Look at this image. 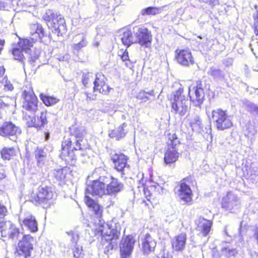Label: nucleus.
Masks as SVG:
<instances>
[{
  "label": "nucleus",
  "mask_w": 258,
  "mask_h": 258,
  "mask_svg": "<svg viewBox=\"0 0 258 258\" xmlns=\"http://www.w3.org/2000/svg\"><path fill=\"white\" fill-rule=\"evenodd\" d=\"M43 19L47 22L52 21L53 23V27L57 32L58 35H63L64 31V19L61 15L48 10L43 15Z\"/></svg>",
  "instance_id": "obj_10"
},
{
  "label": "nucleus",
  "mask_w": 258,
  "mask_h": 258,
  "mask_svg": "<svg viewBox=\"0 0 258 258\" xmlns=\"http://www.w3.org/2000/svg\"><path fill=\"white\" fill-rule=\"evenodd\" d=\"M105 77L101 73L96 74L95 80L94 82V91H98L100 93L106 94L109 92L111 88L105 83Z\"/></svg>",
  "instance_id": "obj_22"
},
{
  "label": "nucleus",
  "mask_w": 258,
  "mask_h": 258,
  "mask_svg": "<svg viewBox=\"0 0 258 258\" xmlns=\"http://www.w3.org/2000/svg\"><path fill=\"white\" fill-rule=\"evenodd\" d=\"M7 176L6 172L4 169L0 170V180L5 179Z\"/></svg>",
  "instance_id": "obj_53"
},
{
  "label": "nucleus",
  "mask_w": 258,
  "mask_h": 258,
  "mask_svg": "<svg viewBox=\"0 0 258 258\" xmlns=\"http://www.w3.org/2000/svg\"><path fill=\"white\" fill-rule=\"evenodd\" d=\"M254 33L257 36L258 35V28H254Z\"/></svg>",
  "instance_id": "obj_61"
},
{
  "label": "nucleus",
  "mask_w": 258,
  "mask_h": 258,
  "mask_svg": "<svg viewBox=\"0 0 258 258\" xmlns=\"http://www.w3.org/2000/svg\"><path fill=\"white\" fill-rule=\"evenodd\" d=\"M122 34H120V39L122 44L126 46L127 47L130 46L132 44L136 43L134 36L132 32L128 29H123L121 31Z\"/></svg>",
  "instance_id": "obj_28"
},
{
  "label": "nucleus",
  "mask_w": 258,
  "mask_h": 258,
  "mask_svg": "<svg viewBox=\"0 0 258 258\" xmlns=\"http://www.w3.org/2000/svg\"><path fill=\"white\" fill-rule=\"evenodd\" d=\"M168 137V148L164 154V161L166 165H171L176 162L179 158V153L177 146L180 144V141L175 134H169Z\"/></svg>",
  "instance_id": "obj_4"
},
{
  "label": "nucleus",
  "mask_w": 258,
  "mask_h": 258,
  "mask_svg": "<svg viewBox=\"0 0 258 258\" xmlns=\"http://www.w3.org/2000/svg\"><path fill=\"white\" fill-rule=\"evenodd\" d=\"M36 120H39L40 121V124H41V123H42V120H41V119L40 118V115H38L37 116V117L36 118Z\"/></svg>",
  "instance_id": "obj_59"
},
{
  "label": "nucleus",
  "mask_w": 258,
  "mask_h": 258,
  "mask_svg": "<svg viewBox=\"0 0 258 258\" xmlns=\"http://www.w3.org/2000/svg\"><path fill=\"white\" fill-rule=\"evenodd\" d=\"M149 96H155L154 91L152 90L149 92H146L144 90L140 91L137 95V98L146 102L150 99Z\"/></svg>",
  "instance_id": "obj_37"
},
{
  "label": "nucleus",
  "mask_w": 258,
  "mask_h": 258,
  "mask_svg": "<svg viewBox=\"0 0 258 258\" xmlns=\"http://www.w3.org/2000/svg\"><path fill=\"white\" fill-rule=\"evenodd\" d=\"M208 74L217 81H224L225 78V71L214 66L209 68Z\"/></svg>",
  "instance_id": "obj_30"
},
{
  "label": "nucleus",
  "mask_w": 258,
  "mask_h": 258,
  "mask_svg": "<svg viewBox=\"0 0 258 258\" xmlns=\"http://www.w3.org/2000/svg\"><path fill=\"white\" fill-rule=\"evenodd\" d=\"M162 258H173V256L168 251H163L161 255Z\"/></svg>",
  "instance_id": "obj_52"
},
{
  "label": "nucleus",
  "mask_w": 258,
  "mask_h": 258,
  "mask_svg": "<svg viewBox=\"0 0 258 258\" xmlns=\"http://www.w3.org/2000/svg\"><path fill=\"white\" fill-rule=\"evenodd\" d=\"M197 225L196 229L203 236H207L211 231L212 222L210 220L200 217L195 220Z\"/></svg>",
  "instance_id": "obj_21"
},
{
  "label": "nucleus",
  "mask_w": 258,
  "mask_h": 258,
  "mask_svg": "<svg viewBox=\"0 0 258 258\" xmlns=\"http://www.w3.org/2000/svg\"><path fill=\"white\" fill-rule=\"evenodd\" d=\"M240 204L239 198L232 191L228 192L226 196L222 198L221 202L222 208L232 213L237 210Z\"/></svg>",
  "instance_id": "obj_12"
},
{
  "label": "nucleus",
  "mask_w": 258,
  "mask_h": 258,
  "mask_svg": "<svg viewBox=\"0 0 258 258\" xmlns=\"http://www.w3.org/2000/svg\"><path fill=\"white\" fill-rule=\"evenodd\" d=\"M87 44V42L86 40L85 37L83 36L82 37V40L80 42L74 44V45L73 46V48L74 49L79 50L83 47L86 46Z\"/></svg>",
  "instance_id": "obj_47"
},
{
  "label": "nucleus",
  "mask_w": 258,
  "mask_h": 258,
  "mask_svg": "<svg viewBox=\"0 0 258 258\" xmlns=\"http://www.w3.org/2000/svg\"><path fill=\"white\" fill-rule=\"evenodd\" d=\"M243 106L245 109L254 116L258 117V105L248 101H244Z\"/></svg>",
  "instance_id": "obj_32"
},
{
  "label": "nucleus",
  "mask_w": 258,
  "mask_h": 258,
  "mask_svg": "<svg viewBox=\"0 0 258 258\" xmlns=\"http://www.w3.org/2000/svg\"><path fill=\"white\" fill-rule=\"evenodd\" d=\"M35 156L37 162L41 163L44 161L46 157V153L43 149L38 148L35 152Z\"/></svg>",
  "instance_id": "obj_40"
},
{
  "label": "nucleus",
  "mask_w": 258,
  "mask_h": 258,
  "mask_svg": "<svg viewBox=\"0 0 258 258\" xmlns=\"http://www.w3.org/2000/svg\"><path fill=\"white\" fill-rule=\"evenodd\" d=\"M223 63L226 67L231 66L233 63V59L229 58L225 59L223 60Z\"/></svg>",
  "instance_id": "obj_51"
},
{
  "label": "nucleus",
  "mask_w": 258,
  "mask_h": 258,
  "mask_svg": "<svg viewBox=\"0 0 258 258\" xmlns=\"http://www.w3.org/2000/svg\"><path fill=\"white\" fill-rule=\"evenodd\" d=\"M216 0H199V1L206 3H209L210 5L211 4H215V3Z\"/></svg>",
  "instance_id": "obj_55"
},
{
  "label": "nucleus",
  "mask_w": 258,
  "mask_h": 258,
  "mask_svg": "<svg viewBox=\"0 0 258 258\" xmlns=\"http://www.w3.org/2000/svg\"><path fill=\"white\" fill-rule=\"evenodd\" d=\"M52 172L53 176L57 181H63V179H64L63 168L54 169Z\"/></svg>",
  "instance_id": "obj_42"
},
{
  "label": "nucleus",
  "mask_w": 258,
  "mask_h": 258,
  "mask_svg": "<svg viewBox=\"0 0 258 258\" xmlns=\"http://www.w3.org/2000/svg\"><path fill=\"white\" fill-rule=\"evenodd\" d=\"M183 89L179 88L172 93L173 100L171 102V112L180 116L185 115L189 108L190 102L183 94Z\"/></svg>",
  "instance_id": "obj_3"
},
{
  "label": "nucleus",
  "mask_w": 258,
  "mask_h": 258,
  "mask_svg": "<svg viewBox=\"0 0 258 258\" xmlns=\"http://www.w3.org/2000/svg\"><path fill=\"white\" fill-rule=\"evenodd\" d=\"M7 212V208L4 205H2L0 204V216H5Z\"/></svg>",
  "instance_id": "obj_50"
},
{
  "label": "nucleus",
  "mask_w": 258,
  "mask_h": 258,
  "mask_svg": "<svg viewBox=\"0 0 258 258\" xmlns=\"http://www.w3.org/2000/svg\"><path fill=\"white\" fill-rule=\"evenodd\" d=\"M162 11L161 8L149 7L142 10L141 14L143 15H155L160 13Z\"/></svg>",
  "instance_id": "obj_35"
},
{
  "label": "nucleus",
  "mask_w": 258,
  "mask_h": 258,
  "mask_svg": "<svg viewBox=\"0 0 258 258\" xmlns=\"http://www.w3.org/2000/svg\"><path fill=\"white\" fill-rule=\"evenodd\" d=\"M22 108L27 111L35 113L38 109V99L32 88L26 87L22 93Z\"/></svg>",
  "instance_id": "obj_7"
},
{
  "label": "nucleus",
  "mask_w": 258,
  "mask_h": 258,
  "mask_svg": "<svg viewBox=\"0 0 258 258\" xmlns=\"http://www.w3.org/2000/svg\"><path fill=\"white\" fill-rule=\"evenodd\" d=\"M53 194L47 187H39L38 192L31 196V201L35 204L45 205L49 204V201L53 198Z\"/></svg>",
  "instance_id": "obj_14"
},
{
  "label": "nucleus",
  "mask_w": 258,
  "mask_h": 258,
  "mask_svg": "<svg viewBox=\"0 0 258 258\" xmlns=\"http://www.w3.org/2000/svg\"><path fill=\"white\" fill-rule=\"evenodd\" d=\"M34 239L30 235H24L22 240H20L17 248V252L24 258L31 256V253L33 250Z\"/></svg>",
  "instance_id": "obj_11"
},
{
  "label": "nucleus",
  "mask_w": 258,
  "mask_h": 258,
  "mask_svg": "<svg viewBox=\"0 0 258 258\" xmlns=\"http://www.w3.org/2000/svg\"><path fill=\"white\" fill-rule=\"evenodd\" d=\"M80 143H78V141H77L76 142V146H77V147H74V148L76 150H77V147L78 146V147L80 149Z\"/></svg>",
  "instance_id": "obj_60"
},
{
  "label": "nucleus",
  "mask_w": 258,
  "mask_h": 258,
  "mask_svg": "<svg viewBox=\"0 0 258 258\" xmlns=\"http://www.w3.org/2000/svg\"><path fill=\"white\" fill-rule=\"evenodd\" d=\"M44 136H45V137H44V138H45V141L48 140L49 139V136H50V135H49V133H47V132H45V133H44Z\"/></svg>",
  "instance_id": "obj_58"
},
{
  "label": "nucleus",
  "mask_w": 258,
  "mask_h": 258,
  "mask_svg": "<svg viewBox=\"0 0 258 258\" xmlns=\"http://www.w3.org/2000/svg\"><path fill=\"white\" fill-rule=\"evenodd\" d=\"M24 52H25V51L22 50L21 48L18 47V46L13 49V54L15 58L19 61H23V59L25 58Z\"/></svg>",
  "instance_id": "obj_39"
},
{
  "label": "nucleus",
  "mask_w": 258,
  "mask_h": 258,
  "mask_svg": "<svg viewBox=\"0 0 258 258\" xmlns=\"http://www.w3.org/2000/svg\"><path fill=\"white\" fill-rule=\"evenodd\" d=\"M254 18V23H253V27L254 28H258V12L256 16H254L253 17Z\"/></svg>",
  "instance_id": "obj_54"
},
{
  "label": "nucleus",
  "mask_w": 258,
  "mask_h": 258,
  "mask_svg": "<svg viewBox=\"0 0 258 258\" xmlns=\"http://www.w3.org/2000/svg\"><path fill=\"white\" fill-rule=\"evenodd\" d=\"M85 95L87 97V99H89V100H93L94 99L93 97H91V94H90L87 92L85 93Z\"/></svg>",
  "instance_id": "obj_57"
},
{
  "label": "nucleus",
  "mask_w": 258,
  "mask_h": 258,
  "mask_svg": "<svg viewBox=\"0 0 258 258\" xmlns=\"http://www.w3.org/2000/svg\"><path fill=\"white\" fill-rule=\"evenodd\" d=\"M121 227L119 223L111 221L103 226L100 230L101 244L105 254H111L114 248L117 247V240L120 235Z\"/></svg>",
  "instance_id": "obj_2"
},
{
  "label": "nucleus",
  "mask_w": 258,
  "mask_h": 258,
  "mask_svg": "<svg viewBox=\"0 0 258 258\" xmlns=\"http://www.w3.org/2000/svg\"><path fill=\"white\" fill-rule=\"evenodd\" d=\"M59 157L63 160V158H64V155H63V153H61L60 155H59Z\"/></svg>",
  "instance_id": "obj_62"
},
{
  "label": "nucleus",
  "mask_w": 258,
  "mask_h": 258,
  "mask_svg": "<svg viewBox=\"0 0 258 258\" xmlns=\"http://www.w3.org/2000/svg\"><path fill=\"white\" fill-rule=\"evenodd\" d=\"M18 46L21 48L22 50H24L25 53L29 54L30 53L31 49L30 48L32 46V44L29 40L24 39L19 42Z\"/></svg>",
  "instance_id": "obj_33"
},
{
  "label": "nucleus",
  "mask_w": 258,
  "mask_h": 258,
  "mask_svg": "<svg viewBox=\"0 0 258 258\" xmlns=\"http://www.w3.org/2000/svg\"><path fill=\"white\" fill-rule=\"evenodd\" d=\"M15 103L12 97L8 96H0V118L6 116L7 110Z\"/></svg>",
  "instance_id": "obj_26"
},
{
  "label": "nucleus",
  "mask_w": 258,
  "mask_h": 258,
  "mask_svg": "<svg viewBox=\"0 0 258 258\" xmlns=\"http://www.w3.org/2000/svg\"><path fill=\"white\" fill-rule=\"evenodd\" d=\"M70 243L73 255L75 258H84L82 247H80L77 244L79 239L80 232L76 229L67 232Z\"/></svg>",
  "instance_id": "obj_16"
},
{
  "label": "nucleus",
  "mask_w": 258,
  "mask_h": 258,
  "mask_svg": "<svg viewBox=\"0 0 258 258\" xmlns=\"http://www.w3.org/2000/svg\"><path fill=\"white\" fill-rule=\"evenodd\" d=\"M69 129L71 130V134L75 136L77 138H81L83 137L84 134L83 129H71V128H69Z\"/></svg>",
  "instance_id": "obj_44"
},
{
  "label": "nucleus",
  "mask_w": 258,
  "mask_h": 258,
  "mask_svg": "<svg viewBox=\"0 0 258 258\" xmlns=\"http://www.w3.org/2000/svg\"><path fill=\"white\" fill-rule=\"evenodd\" d=\"M212 119L219 131H223L232 126V117L227 114L226 111L218 108L212 111Z\"/></svg>",
  "instance_id": "obj_5"
},
{
  "label": "nucleus",
  "mask_w": 258,
  "mask_h": 258,
  "mask_svg": "<svg viewBox=\"0 0 258 258\" xmlns=\"http://www.w3.org/2000/svg\"><path fill=\"white\" fill-rule=\"evenodd\" d=\"M33 28L35 29V33L37 34L40 37L41 35L43 36L44 35V31L41 25L36 24L33 25Z\"/></svg>",
  "instance_id": "obj_45"
},
{
  "label": "nucleus",
  "mask_w": 258,
  "mask_h": 258,
  "mask_svg": "<svg viewBox=\"0 0 258 258\" xmlns=\"http://www.w3.org/2000/svg\"><path fill=\"white\" fill-rule=\"evenodd\" d=\"M175 58L178 63L184 67H189L195 63L191 53L188 49L176 50Z\"/></svg>",
  "instance_id": "obj_20"
},
{
  "label": "nucleus",
  "mask_w": 258,
  "mask_h": 258,
  "mask_svg": "<svg viewBox=\"0 0 258 258\" xmlns=\"http://www.w3.org/2000/svg\"><path fill=\"white\" fill-rule=\"evenodd\" d=\"M40 98L46 106L53 105L56 103L58 101V99L55 97L49 96L43 94H41L40 95Z\"/></svg>",
  "instance_id": "obj_34"
},
{
  "label": "nucleus",
  "mask_w": 258,
  "mask_h": 258,
  "mask_svg": "<svg viewBox=\"0 0 258 258\" xmlns=\"http://www.w3.org/2000/svg\"><path fill=\"white\" fill-rule=\"evenodd\" d=\"M245 127V135L247 137L254 136L257 132L254 126L251 123H247Z\"/></svg>",
  "instance_id": "obj_41"
},
{
  "label": "nucleus",
  "mask_w": 258,
  "mask_h": 258,
  "mask_svg": "<svg viewBox=\"0 0 258 258\" xmlns=\"http://www.w3.org/2000/svg\"><path fill=\"white\" fill-rule=\"evenodd\" d=\"M0 233L2 237H9L13 240H18L19 237L23 235L16 226L10 221L5 223L0 222Z\"/></svg>",
  "instance_id": "obj_13"
},
{
  "label": "nucleus",
  "mask_w": 258,
  "mask_h": 258,
  "mask_svg": "<svg viewBox=\"0 0 258 258\" xmlns=\"http://www.w3.org/2000/svg\"><path fill=\"white\" fill-rule=\"evenodd\" d=\"M186 241V235L185 233H180L172 239L171 241L172 247L174 250L182 251L185 247Z\"/></svg>",
  "instance_id": "obj_27"
},
{
  "label": "nucleus",
  "mask_w": 258,
  "mask_h": 258,
  "mask_svg": "<svg viewBox=\"0 0 258 258\" xmlns=\"http://www.w3.org/2000/svg\"><path fill=\"white\" fill-rule=\"evenodd\" d=\"M2 83L4 84V89L5 90L12 91L13 90L14 87L13 85L6 77L3 79Z\"/></svg>",
  "instance_id": "obj_46"
},
{
  "label": "nucleus",
  "mask_w": 258,
  "mask_h": 258,
  "mask_svg": "<svg viewBox=\"0 0 258 258\" xmlns=\"http://www.w3.org/2000/svg\"><path fill=\"white\" fill-rule=\"evenodd\" d=\"M23 224L32 232H35L38 230L37 222L33 216L31 215L26 217L23 220Z\"/></svg>",
  "instance_id": "obj_31"
},
{
  "label": "nucleus",
  "mask_w": 258,
  "mask_h": 258,
  "mask_svg": "<svg viewBox=\"0 0 258 258\" xmlns=\"http://www.w3.org/2000/svg\"><path fill=\"white\" fill-rule=\"evenodd\" d=\"M68 159H66V161L69 159L71 160V163L69 164L70 165H73L75 164L76 162V158L75 155L73 152V151H68Z\"/></svg>",
  "instance_id": "obj_48"
},
{
  "label": "nucleus",
  "mask_w": 258,
  "mask_h": 258,
  "mask_svg": "<svg viewBox=\"0 0 258 258\" xmlns=\"http://www.w3.org/2000/svg\"><path fill=\"white\" fill-rule=\"evenodd\" d=\"M127 126L126 123H123L120 124L118 127L112 130L109 133V136L111 138H115L117 141L120 140L124 138L127 133V131L124 129Z\"/></svg>",
  "instance_id": "obj_29"
},
{
  "label": "nucleus",
  "mask_w": 258,
  "mask_h": 258,
  "mask_svg": "<svg viewBox=\"0 0 258 258\" xmlns=\"http://www.w3.org/2000/svg\"><path fill=\"white\" fill-rule=\"evenodd\" d=\"M110 158L114 164V168L121 173V176L123 177L125 174L126 170L130 168L127 163V157L122 153H116L111 155Z\"/></svg>",
  "instance_id": "obj_17"
},
{
  "label": "nucleus",
  "mask_w": 258,
  "mask_h": 258,
  "mask_svg": "<svg viewBox=\"0 0 258 258\" xmlns=\"http://www.w3.org/2000/svg\"><path fill=\"white\" fill-rule=\"evenodd\" d=\"M156 241L147 233L142 242V250L144 254L148 255L154 251Z\"/></svg>",
  "instance_id": "obj_24"
},
{
  "label": "nucleus",
  "mask_w": 258,
  "mask_h": 258,
  "mask_svg": "<svg viewBox=\"0 0 258 258\" xmlns=\"http://www.w3.org/2000/svg\"><path fill=\"white\" fill-rule=\"evenodd\" d=\"M14 153V149L11 148H4L1 152L2 158L5 160H9Z\"/></svg>",
  "instance_id": "obj_38"
},
{
  "label": "nucleus",
  "mask_w": 258,
  "mask_h": 258,
  "mask_svg": "<svg viewBox=\"0 0 258 258\" xmlns=\"http://www.w3.org/2000/svg\"><path fill=\"white\" fill-rule=\"evenodd\" d=\"M133 34L135 37L136 43L142 46L148 47L152 40L151 33L143 25L136 26L133 28Z\"/></svg>",
  "instance_id": "obj_8"
},
{
  "label": "nucleus",
  "mask_w": 258,
  "mask_h": 258,
  "mask_svg": "<svg viewBox=\"0 0 258 258\" xmlns=\"http://www.w3.org/2000/svg\"><path fill=\"white\" fill-rule=\"evenodd\" d=\"M40 118L42 120L41 124H40V121L36 120V118L33 116L26 114L23 117V119L26 121L28 127L33 126L36 128L42 127L47 123L46 111L41 112Z\"/></svg>",
  "instance_id": "obj_23"
},
{
  "label": "nucleus",
  "mask_w": 258,
  "mask_h": 258,
  "mask_svg": "<svg viewBox=\"0 0 258 258\" xmlns=\"http://www.w3.org/2000/svg\"><path fill=\"white\" fill-rule=\"evenodd\" d=\"M92 74L91 73H86L83 74L82 78V81L84 86L87 87L88 84V81L89 80V78Z\"/></svg>",
  "instance_id": "obj_49"
},
{
  "label": "nucleus",
  "mask_w": 258,
  "mask_h": 258,
  "mask_svg": "<svg viewBox=\"0 0 258 258\" xmlns=\"http://www.w3.org/2000/svg\"><path fill=\"white\" fill-rule=\"evenodd\" d=\"M239 232L241 234V232H242V230H241V227H240V229H239Z\"/></svg>",
  "instance_id": "obj_64"
},
{
  "label": "nucleus",
  "mask_w": 258,
  "mask_h": 258,
  "mask_svg": "<svg viewBox=\"0 0 258 258\" xmlns=\"http://www.w3.org/2000/svg\"><path fill=\"white\" fill-rule=\"evenodd\" d=\"M190 126L194 131L199 133L203 132L204 126L202 119L198 113H191L188 118Z\"/></svg>",
  "instance_id": "obj_25"
},
{
  "label": "nucleus",
  "mask_w": 258,
  "mask_h": 258,
  "mask_svg": "<svg viewBox=\"0 0 258 258\" xmlns=\"http://www.w3.org/2000/svg\"><path fill=\"white\" fill-rule=\"evenodd\" d=\"M177 190L175 194L180 202H183L182 205H189L192 202V191L190 186L184 182L180 183L176 187Z\"/></svg>",
  "instance_id": "obj_19"
},
{
  "label": "nucleus",
  "mask_w": 258,
  "mask_h": 258,
  "mask_svg": "<svg viewBox=\"0 0 258 258\" xmlns=\"http://www.w3.org/2000/svg\"><path fill=\"white\" fill-rule=\"evenodd\" d=\"M237 253V250L235 248H230L229 246L223 247L221 249V255L220 258H229L235 255Z\"/></svg>",
  "instance_id": "obj_36"
},
{
  "label": "nucleus",
  "mask_w": 258,
  "mask_h": 258,
  "mask_svg": "<svg viewBox=\"0 0 258 258\" xmlns=\"http://www.w3.org/2000/svg\"><path fill=\"white\" fill-rule=\"evenodd\" d=\"M207 86L209 89V85L202 81H198L196 85L192 89L189 88L188 94L190 101L195 103L196 106H200L203 103L205 96V90L207 89Z\"/></svg>",
  "instance_id": "obj_6"
},
{
  "label": "nucleus",
  "mask_w": 258,
  "mask_h": 258,
  "mask_svg": "<svg viewBox=\"0 0 258 258\" xmlns=\"http://www.w3.org/2000/svg\"><path fill=\"white\" fill-rule=\"evenodd\" d=\"M21 134L20 127L11 121H6L0 126V135L8 137L11 140L16 141Z\"/></svg>",
  "instance_id": "obj_15"
},
{
  "label": "nucleus",
  "mask_w": 258,
  "mask_h": 258,
  "mask_svg": "<svg viewBox=\"0 0 258 258\" xmlns=\"http://www.w3.org/2000/svg\"><path fill=\"white\" fill-rule=\"evenodd\" d=\"M119 56H120L121 59L123 61H128L129 62H125V65L127 67H131V64L133 63V62L130 59L128 56V53L127 50H125L124 51L120 50L119 52Z\"/></svg>",
  "instance_id": "obj_43"
},
{
  "label": "nucleus",
  "mask_w": 258,
  "mask_h": 258,
  "mask_svg": "<svg viewBox=\"0 0 258 258\" xmlns=\"http://www.w3.org/2000/svg\"><path fill=\"white\" fill-rule=\"evenodd\" d=\"M63 59H64V56H63L62 57V58H59V60L63 61Z\"/></svg>",
  "instance_id": "obj_63"
},
{
  "label": "nucleus",
  "mask_w": 258,
  "mask_h": 258,
  "mask_svg": "<svg viewBox=\"0 0 258 258\" xmlns=\"http://www.w3.org/2000/svg\"><path fill=\"white\" fill-rule=\"evenodd\" d=\"M135 242V239L132 235L122 238L119 244L121 258H127L130 256L133 250Z\"/></svg>",
  "instance_id": "obj_18"
},
{
  "label": "nucleus",
  "mask_w": 258,
  "mask_h": 258,
  "mask_svg": "<svg viewBox=\"0 0 258 258\" xmlns=\"http://www.w3.org/2000/svg\"><path fill=\"white\" fill-rule=\"evenodd\" d=\"M102 177H105L104 175L100 176L98 179L93 180L91 185L87 184L84 199L86 205L93 212L95 217L98 219H100L102 217L103 207L89 197L88 194L99 197L106 195L105 191L106 184L101 179Z\"/></svg>",
  "instance_id": "obj_1"
},
{
  "label": "nucleus",
  "mask_w": 258,
  "mask_h": 258,
  "mask_svg": "<svg viewBox=\"0 0 258 258\" xmlns=\"http://www.w3.org/2000/svg\"><path fill=\"white\" fill-rule=\"evenodd\" d=\"M5 70L3 67H0V78L2 77L5 73Z\"/></svg>",
  "instance_id": "obj_56"
},
{
  "label": "nucleus",
  "mask_w": 258,
  "mask_h": 258,
  "mask_svg": "<svg viewBox=\"0 0 258 258\" xmlns=\"http://www.w3.org/2000/svg\"><path fill=\"white\" fill-rule=\"evenodd\" d=\"M104 176L105 177H102L101 179L106 184V195L115 196L124 189V184L117 178H114L108 174L104 175Z\"/></svg>",
  "instance_id": "obj_9"
}]
</instances>
